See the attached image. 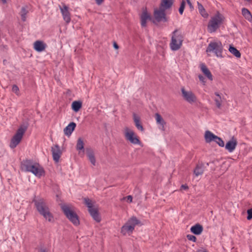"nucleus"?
I'll return each instance as SVG.
<instances>
[{
    "label": "nucleus",
    "instance_id": "nucleus-1",
    "mask_svg": "<svg viewBox=\"0 0 252 252\" xmlns=\"http://www.w3.org/2000/svg\"><path fill=\"white\" fill-rule=\"evenodd\" d=\"M21 169L26 172H30L35 176L40 178L45 174L43 168L38 163L30 160H24L21 163Z\"/></svg>",
    "mask_w": 252,
    "mask_h": 252
},
{
    "label": "nucleus",
    "instance_id": "nucleus-2",
    "mask_svg": "<svg viewBox=\"0 0 252 252\" xmlns=\"http://www.w3.org/2000/svg\"><path fill=\"white\" fill-rule=\"evenodd\" d=\"M34 203L36 209L41 215L49 222L54 221L53 216L50 212L46 203L43 199L35 200Z\"/></svg>",
    "mask_w": 252,
    "mask_h": 252
},
{
    "label": "nucleus",
    "instance_id": "nucleus-3",
    "mask_svg": "<svg viewBox=\"0 0 252 252\" xmlns=\"http://www.w3.org/2000/svg\"><path fill=\"white\" fill-rule=\"evenodd\" d=\"M140 223V221L135 217L129 218L126 222L122 227L121 232L124 235L132 234L136 225Z\"/></svg>",
    "mask_w": 252,
    "mask_h": 252
},
{
    "label": "nucleus",
    "instance_id": "nucleus-4",
    "mask_svg": "<svg viewBox=\"0 0 252 252\" xmlns=\"http://www.w3.org/2000/svg\"><path fill=\"white\" fill-rule=\"evenodd\" d=\"M183 36L177 30H175L172 33L171 41L170 43V47L172 51L179 50L182 45Z\"/></svg>",
    "mask_w": 252,
    "mask_h": 252
},
{
    "label": "nucleus",
    "instance_id": "nucleus-5",
    "mask_svg": "<svg viewBox=\"0 0 252 252\" xmlns=\"http://www.w3.org/2000/svg\"><path fill=\"white\" fill-rule=\"evenodd\" d=\"M62 209L67 219L74 225L77 226L80 221L78 216L74 211L73 208L69 205H63Z\"/></svg>",
    "mask_w": 252,
    "mask_h": 252
},
{
    "label": "nucleus",
    "instance_id": "nucleus-6",
    "mask_svg": "<svg viewBox=\"0 0 252 252\" xmlns=\"http://www.w3.org/2000/svg\"><path fill=\"white\" fill-rule=\"evenodd\" d=\"M123 133L126 140L130 143L135 145H139L140 144V141L138 136L131 128L125 127L123 130Z\"/></svg>",
    "mask_w": 252,
    "mask_h": 252
},
{
    "label": "nucleus",
    "instance_id": "nucleus-7",
    "mask_svg": "<svg viewBox=\"0 0 252 252\" xmlns=\"http://www.w3.org/2000/svg\"><path fill=\"white\" fill-rule=\"evenodd\" d=\"M26 130V128L23 126H20L17 130L15 135L12 138L10 147L11 148H15L21 142L23 136Z\"/></svg>",
    "mask_w": 252,
    "mask_h": 252
},
{
    "label": "nucleus",
    "instance_id": "nucleus-8",
    "mask_svg": "<svg viewBox=\"0 0 252 252\" xmlns=\"http://www.w3.org/2000/svg\"><path fill=\"white\" fill-rule=\"evenodd\" d=\"M181 93L184 99L186 101L191 104L196 102L197 97L191 91L187 90L184 87H182Z\"/></svg>",
    "mask_w": 252,
    "mask_h": 252
},
{
    "label": "nucleus",
    "instance_id": "nucleus-9",
    "mask_svg": "<svg viewBox=\"0 0 252 252\" xmlns=\"http://www.w3.org/2000/svg\"><path fill=\"white\" fill-rule=\"evenodd\" d=\"M206 52L209 56L215 55L218 57L220 56V48L219 44L216 42H211L207 49Z\"/></svg>",
    "mask_w": 252,
    "mask_h": 252
},
{
    "label": "nucleus",
    "instance_id": "nucleus-10",
    "mask_svg": "<svg viewBox=\"0 0 252 252\" xmlns=\"http://www.w3.org/2000/svg\"><path fill=\"white\" fill-rule=\"evenodd\" d=\"M205 141L207 143L214 142L220 146V138L213 134L209 130H207L204 133Z\"/></svg>",
    "mask_w": 252,
    "mask_h": 252
},
{
    "label": "nucleus",
    "instance_id": "nucleus-11",
    "mask_svg": "<svg viewBox=\"0 0 252 252\" xmlns=\"http://www.w3.org/2000/svg\"><path fill=\"white\" fill-rule=\"evenodd\" d=\"M154 18L157 22H167V18L165 16V10L159 8L154 11Z\"/></svg>",
    "mask_w": 252,
    "mask_h": 252
},
{
    "label": "nucleus",
    "instance_id": "nucleus-12",
    "mask_svg": "<svg viewBox=\"0 0 252 252\" xmlns=\"http://www.w3.org/2000/svg\"><path fill=\"white\" fill-rule=\"evenodd\" d=\"M220 21V17L219 15L213 17L208 26V30L209 32H215L218 28V24Z\"/></svg>",
    "mask_w": 252,
    "mask_h": 252
},
{
    "label": "nucleus",
    "instance_id": "nucleus-13",
    "mask_svg": "<svg viewBox=\"0 0 252 252\" xmlns=\"http://www.w3.org/2000/svg\"><path fill=\"white\" fill-rule=\"evenodd\" d=\"M155 118L158 129L163 131H165L166 125V123L165 120L158 113L155 114Z\"/></svg>",
    "mask_w": 252,
    "mask_h": 252
},
{
    "label": "nucleus",
    "instance_id": "nucleus-14",
    "mask_svg": "<svg viewBox=\"0 0 252 252\" xmlns=\"http://www.w3.org/2000/svg\"><path fill=\"white\" fill-rule=\"evenodd\" d=\"M53 158L56 162H58L62 155V152L58 145H55L51 148Z\"/></svg>",
    "mask_w": 252,
    "mask_h": 252
},
{
    "label": "nucleus",
    "instance_id": "nucleus-15",
    "mask_svg": "<svg viewBox=\"0 0 252 252\" xmlns=\"http://www.w3.org/2000/svg\"><path fill=\"white\" fill-rule=\"evenodd\" d=\"M64 21L68 24L71 20L70 13L68 10V7L63 4L62 7H60Z\"/></svg>",
    "mask_w": 252,
    "mask_h": 252
},
{
    "label": "nucleus",
    "instance_id": "nucleus-16",
    "mask_svg": "<svg viewBox=\"0 0 252 252\" xmlns=\"http://www.w3.org/2000/svg\"><path fill=\"white\" fill-rule=\"evenodd\" d=\"M151 19L150 14L147 12L146 9H143L141 16L140 21L141 25L143 27H145L147 25L148 21H150Z\"/></svg>",
    "mask_w": 252,
    "mask_h": 252
},
{
    "label": "nucleus",
    "instance_id": "nucleus-17",
    "mask_svg": "<svg viewBox=\"0 0 252 252\" xmlns=\"http://www.w3.org/2000/svg\"><path fill=\"white\" fill-rule=\"evenodd\" d=\"M237 145V140L236 138H235L234 137H233L230 140L228 141L226 143V144L225 146V148L227 151H228V152L231 153L234 150Z\"/></svg>",
    "mask_w": 252,
    "mask_h": 252
},
{
    "label": "nucleus",
    "instance_id": "nucleus-18",
    "mask_svg": "<svg viewBox=\"0 0 252 252\" xmlns=\"http://www.w3.org/2000/svg\"><path fill=\"white\" fill-rule=\"evenodd\" d=\"M46 47V44L40 40H37L33 43L34 49L39 52L43 51Z\"/></svg>",
    "mask_w": 252,
    "mask_h": 252
},
{
    "label": "nucleus",
    "instance_id": "nucleus-19",
    "mask_svg": "<svg viewBox=\"0 0 252 252\" xmlns=\"http://www.w3.org/2000/svg\"><path fill=\"white\" fill-rule=\"evenodd\" d=\"M87 156L91 163L94 166L95 165V158L94 151L91 148L86 149Z\"/></svg>",
    "mask_w": 252,
    "mask_h": 252
},
{
    "label": "nucleus",
    "instance_id": "nucleus-20",
    "mask_svg": "<svg viewBox=\"0 0 252 252\" xmlns=\"http://www.w3.org/2000/svg\"><path fill=\"white\" fill-rule=\"evenodd\" d=\"M133 119L136 128L141 131H144V128L140 122V118L135 113L133 114Z\"/></svg>",
    "mask_w": 252,
    "mask_h": 252
},
{
    "label": "nucleus",
    "instance_id": "nucleus-21",
    "mask_svg": "<svg viewBox=\"0 0 252 252\" xmlns=\"http://www.w3.org/2000/svg\"><path fill=\"white\" fill-rule=\"evenodd\" d=\"M89 212L92 217L95 221H96L97 222L100 221L101 218L99 215L97 208H95L94 209H91L89 211Z\"/></svg>",
    "mask_w": 252,
    "mask_h": 252
},
{
    "label": "nucleus",
    "instance_id": "nucleus-22",
    "mask_svg": "<svg viewBox=\"0 0 252 252\" xmlns=\"http://www.w3.org/2000/svg\"><path fill=\"white\" fill-rule=\"evenodd\" d=\"M76 127V124L74 122L70 123L67 126H66L63 129V132L65 135L69 136L74 130Z\"/></svg>",
    "mask_w": 252,
    "mask_h": 252
},
{
    "label": "nucleus",
    "instance_id": "nucleus-23",
    "mask_svg": "<svg viewBox=\"0 0 252 252\" xmlns=\"http://www.w3.org/2000/svg\"><path fill=\"white\" fill-rule=\"evenodd\" d=\"M201 70L204 73V74L210 80H213V76L210 70L208 69L206 65L202 63L200 65Z\"/></svg>",
    "mask_w": 252,
    "mask_h": 252
},
{
    "label": "nucleus",
    "instance_id": "nucleus-24",
    "mask_svg": "<svg viewBox=\"0 0 252 252\" xmlns=\"http://www.w3.org/2000/svg\"><path fill=\"white\" fill-rule=\"evenodd\" d=\"M173 0H161L159 8L165 10L171 7Z\"/></svg>",
    "mask_w": 252,
    "mask_h": 252
},
{
    "label": "nucleus",
    "instance_id": "nucleus-25",
    "mask_svg": "<svg viewBox=\"0 0 252 252\" xmlns=\"http://www.w3.org/2000/svg\"><path fill=\"white\" fill-rule=\"evenodd\" d=\"M190 231L195 235H199L203 231V227L199 224H196L190 228Z\"/></svg>",
    "mask_w": 252,
    "mask_h": 252
},
{
    "label": "nucleus",
    "instance_id": "nucleus-26",
    "mask_svg": "<svg viewBox=\"0 0 252 252\" xmlns=\"http://www.w3.org/2000/svg\"><path fill=\"white\" fill-rule=\"evenodd\" d=\"M204 171V165L202 163H198L196 165L194 170V174L196 176L202 175Z\"/></svg>",
    "mask_w": 252,
    "mask_h": 252
},
{
    "label": "nucleus",
    "instance_id": "nucleus-27",
    "mask_svg": "<svg viewBox=\"0 0 252 252\" xmlns=\"http://www.w3.org/2000/svg\"><path fill=\"white\" fill-rule=\"evenodd\" d=\"M197 8L199 13L204 18H207L208 16V13L206 12L203 6L199 2H197Z\"/></svg>",
    "mask_w": 252,
    "mask_h": 252
},
{
    "label": "nucleus",
    "instance_id": "nucleus-28",
    "mask_svg": "<svg viewBox=\"0 0 252 252\" xmlns=\"http://www.w3.org/2000/svg\"><path fill=\"white\" fill-rule=\"evenodd\" d=\"M76 148V150L79 151V153H80L81 151H83L84 152V143L81 138H79L78 139Z\"/></svg>",
    "mask_w": 252,
    "mask_h": 252
},
{
    "label": "nucleus",
    "instance_id": "nucleus-29",
    "mask_svg": "<svg viewBox=\"0 0 252 252\" xmlns=\"http://www.w3.org/2000/svg\"><path fill=\"white\" fill-rule=\"evenodd\" d=\"M82 102L79 101H74L72 102L71 107L72 110L77 112H78L82 107Z\"/></svg>",
    "mask_w": 252,
    "mask_h": 252
},
{
    "label": "nucleus",
    "instance_id": "nucleus-30",
    "mask_svg": "<svg viewBox=\"0 0 252 252\" xmlns=\"http://www.w3.org/2000/svg\"><path fill=\"white\" fill-rule=\"evenodd\" d=\"M242 15L245 17V18L248 20L249 21H251L252 20V16L251 15V13L250 12V11L247 8H242Z\"/></svg>",
    "mask_w": 252,
    "mask_h": 252
},
{
    "label": "nucleus",
    "instance_id": "nucleus-31",
    "mask_svg": "<svg viewBox=\"0 0 252 252\" xmlns=\"http://www.w3.org/2000/svg\"><path fill=\"white\" fill-rule=\"evenodd\" d=\"M229 51L235 56L236 57L239 58L241 57V53L235 47L230 45L229 48Z\"/></svg>",
    "mask_w": 252,
    "mask_h": 252
},
{
    "label": "nucleus",
    "instance_id": "nucleus-32",
    "mask_svg": "<svg viewBox=\"0 0 252 252\" xmlns=\"http://www.w3.org/2000/svg\"><path fill=\"white\" fill-rule=\"evenodd\" d=\"M84 203L88 208V211L91 209H94L95 207L94 206V202L89 198H85L84 199Z\"/></svg>",
    "mask_w": 252,
    "mask_h": 252
},
{
    "label": "nucleus",
    "instance_id": "nucleus-33",
    "mask_svg": "<svg viewBox=\"0 0 252 252\" xmlns=\"http://www.w3.org/2000/svg\"><path fill=\"white\" fill-rule=\"evenodd\" d=\"M28 13V10L25 7H22L20 12V15L21 16L22 20L23 21H25L26 20V15Z\"/></svg>",
    "mask_w": 252,
    "mask_h": 252
},
{
    "label": "nucleus",
    "instance_id": "nucleus-34",
    "mask_svg": "<svg viewBox=\"0 0 252 252\" xmlns=\"http://www.w3.org/2000/svg\"><path fill=\"white\" fill-rule=\"evenodd\" d=\"M185 5H186V2L184 0H183L181 2L180 7L179 9V13L181 15L183 14V12H184V10L185 9Z\"/></svg>",
    "mask_w": 252,
    "mask_h": 252
},
{
    "label": "nucleus",
    "instance_id": "nucleus-35",
    "mask_svg": "<svg viewBox=\"0 0 252 252\" xmlns=\"http://www.w3.org/2000/svg\"><path fill=\"white\" fill-rule=\"evenodd\" d=\"M12 91L17 95H18L19 94V89L17 85H14L12 86Z\"/></svg>",
    "mask_w": 252,
    "mask_h": 252
},
{
    "label": "nucleus",
    "instance_id": "nucleus-36",
    "mask_svg": "<svg viewBox=\"0 0 252 252\" xmlns=\"http://www.w3.org/2000/svg\"><path fill=\"white\" fill-rule=\"evenodd\" d=\"M247 220H251L252 219V208L247 210Z\"/></svg>",
    "mask_w": 252,
    "mask_h": 252
},
{
    "label": "nucleus",
    "instance_id": "nucleus-37",
    "mask_svg": "<svg viewBox=\"0 0 252 252\" xmlns=\"http://www.w3.org/2000/svg\"><path fill=\"white\" fill-rule=\"evenodd\" d=\"M187 238L189 240L191 241L192 242H195L196 240V237L192 235H188Z\"/></svg>",
    "mask_w": 252,
    "mask_h": 252
},
{
    "label": "nucleus",
    "instance_id": "nucleus-38",
    "mask_svg": "<svg viewBox=\"0 0 252 252\" xmlns=\"http://www.w3.org/2000/svg\"><path fill=\"white\" fill-rule=\"evenodd\" d=\"M123 200H126L127 202L130 203L132 201V197L131 195H128L125 197H124Z\"/></svg>",
    "mask_w": 252,
    "mask_h": 252
},
{
    "label": "nucleus",
    "instance_id": "nucleus-39",
    "mask_svg": "<svg viewBox=\"0 0 252 252\" xmlns=\"http://www.w3.org/2000/svg\"><path fill=\"white\" fill-rule=\"evenodd\" d=\"M189 189V187L186 185H182L181 187V190H187Z\"/></svg>",
    "mask_w": 252,
    "mask_h": 252
},
{
    "label": "nucleus",
    "instance_id": "nucleus-40",
    "mask_svg": "<svg viewBox=\"0 0 252 252\" xmlns=\"http://www.w3.org/2000/svg\"><path fill=\"white\" fill-rule=\"evenodd\" d=\"M198 77L200 81L204 83L205 82V78L203 76L200 75H199Z\"/></svg>",
    "mask_w": 252,
    "mask_h": 252
},
{
    "label": "nucleus",
    "instance_id": "nucleus-41",
    "mask_svg": "<svg viewBox=\"0 0 252 252\" xmlns=\"http://www.w3.org/2000/svg\"><path fill=\"white\" fill-rule=\"evenodd\" d=\"M97 5H100L104 1V0H95Z\"/></svg>",
    "mask_w": 252,
    "mask_h": 252
},
{
    "label": "nucleus",
    "instance_id": "nucleus-42",
    "mask_svg": "<svg viewBox=\"0 0 252 252\" xmlns=\"http://www.w3.org/2000/svg\"><path fill=\"white\" fill-rule=\"evenodd\" d=\"M113 46L114 48L116 49H118L119 48L118 45L115 42H114L113 43Z\"/></svg>",
    "mask_w": 252,
    "mask_h": 252
},
{
    "label": "nucleus",
    "instance_id": "nucleus-43",
    "mask_svg": "<svg viewBox=\"0 0 252 252\" xmlns=\"http://www.w3.org/2000/svg\"><path fill=\"white\" fill-rule=\"evenodd\" d=\"M187 1V3H188V4L191 7L192 6V4H191V3L190 1V0H186Z\"/></svg>",
    "mask_w": 252,
    "mask_h": 252
},
{
    "label": "nucleus",
    "instance_id": "nucleus-44",
    "mask_svg": "<svg viewBox=\"0 0 252 252\" xmlns=\"http://www.w3.org/2000/svg\"><path fill=\"white\" fill-rule=\"evenodd\" d=\"M3 3H6L7 2V0H1Z\"/></svg>",
    "mask_w": 252,
    "mask_h": 252
},
{
    "label": "nucleus",
    "instance_id": "nucleus-45",
    "mask_svg": "<svg viewBox=\"0 0 252 252\" xmlns=\"http://www.w3.org/2000/svg\"><path fill=\"white\" fill-rule=\"evenodd\" d=\"M224 146V142L221 140V147H223Z\"/></svg>",
    "mask_w": 252,
    "mask_h": 252
},
{
    "label": "nucleus",
    "instance_id": "nucleus-46",
    "mask_svg": "<svg viewBox=\"0 0 252 252\" xmlns=\"http://www.w3.org/2000/svg\"><path fill=\"white\" fill-rule=\"evenodd\" d=\"M217 104L218 106L219 107H220V103L217 101Z\"/></svg>",
    "mask_w": 252,
    "mask_h": 252
},
{
    "label": "nucleus",
    "instance_id": "nucleus-47",
    "mask_svg": "<svg viewBox=\"0 0 252 252\" xmlns=\"http://www.w3.org/2000/svg\"><path fill=\"white\" fill-rule=\"evenodd\" d=\"M245 1H250L251 0H245Z\"/></svg>",
    "mask_w": 252,
    "mask_h": 252
},
{
    "label": "nucleus",
    "instance_id": "nucleus-48",
    "mask_svg": "<svg viewBox=\"0 0 252 252\" xmlns=\"http://www.w3.org/2000/svg\"><path fill=\"white\" fill-rule=\"evenodd\" d=\"M41 252H46L44 250H42Z\"/></svg>",
    "mask_w": 252,
    "mask_h": 252
}]
</instances>
